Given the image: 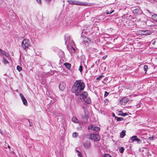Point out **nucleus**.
<instances>
[{"instance_id": "obj_32", "label": "nucleus", "mask_w": 157, "mask_h": 157, "mask_svg": "<svg viewBox=\"0 0 157 157\" xmlns=\"http://www.w3.org/2000/svg\"><path fill=\"white\" fill-rule=\"evenodd\" d=\"M104 76L102 75H100L97 78V79L98 80H100L101 78L103 77Z\"/></svg>"}, {"instance_id": "obj_14", "label": "nucleus", "mask_w": 157, "mask_h": 157, "mask_svg": "<svg viewBox=\"0 0 157 157\" xmlns=\"http://www.w3.org/2000/svg\"><path fill=\"white\" fill-rule=\"evenodd\" d=\"M85 102L87 104H90L91 102V99L89 97H87L83 99Z\"/></svg>"}, {"instance_id": "obj_42", "label": "nucleus", "mask_w": 157, "mask_h": 157, "mask_svg": "<svg viewBox=\"0 0 157 157\" xmlns=\"http://www.w3.org/2000/svg\"><path fill=\"white\" fill-rule=\"evenodd\" d=\"M156 41H155L153 42H152V44H153V45H154L155 44V43Z\"/></svg>"}, {"instance_id": "obj_39", "label": "nucleus", "mask_w": 157, "mask_h": 157, "mask_svg": "<svg viewBox=\"0 0 157 157\" xmlns=\"http://www.w3.org/2000/svg\"><path fill=\"white\" fill-rule=\"evenodd\" d=\"M104 102L105 104H107L108 102V100L107 99H106L104 100Z\"/></svg>"}, {"instance_id": "obj_28", "label": "nucleus", "mask_w": 157, "mask_h": 157, "mask_svg": "<svg viewBox=\"0 0 157 157\" xmlns=\"http://www.w3.org/2000/svg\"><path fill=\"white\" fill-rule=\"evenodd\" d=\"M17 69L19 71H20L22 70V68L18 65L17 66Z\"/></svg>"}, {"instance_id": "obj_21", "label": "nucleus", "mask_w": 157, "mask_h": 157, "mask_svg": "<svg viewBox=\"0 0 157 157\" xmlns=\"http://www.w3.org/2000/svg\"><path fill=\"white\" fill-rule=\"evenodd\" d=\"M152 18L154 20L157 21V15L155 14L152 15Z\"/></svg>"}, {"instance_id": "obj_40", "label": "nucleus", "mask_w": 157, "mask_h": 157, "mask_svg": "<svg viewBox=\"0 0 157 157\" xmlns=\"http://www.w3.org/2000/svg\"><path fill=\"white\" fill-rule=\"evenodd\" d=\"M107 57V55H105V56H103L102 57L103 59V60L105 59L106 58V57Z\"/></svg>"}, {"instance_id": "obj_18", "label": "nucleus", "mask_w": 157, "mask_h": 157, "mask_svg": "<svg viewBox=\"0 0 157 157\" xmlns=\"http://www.w3.org/2000/svg\"><path fill=\"white\" fill-rule=\"evenodd\" d=\"M72 121L75 123H78V121L77 118L75 117H73L72 119Z\"/></svg>"}, {"instance_id": "obj_9", "label": "nucleus", "mask_w": 157, "mask_h": 157, "mask_svg": "<svg viewBox=\"0 0 157 157\" xmlns=\"http://www.w3.org/2000/svg\"><path fill=\"white\" fill-rule=\"evenodd\" d=\"M66 84L64 82H61L59 85V90L61 91L63 90L66 88Z\"/></svg>"}, {"instance_id": "obj_8", "label": "nucleus", "mask_w": 157, "mask_h": 157, "mask_svg": "<svg viewBox=\"0 0 157 157\" xmlns=\"http://www.w3.org/2000/svg\"><path fill=\"white\" fill-rule=\"evenodd\" d=\"M69 3L73 4H76L78 5H85L86 4L85 3H83L82 2H80L78 1H69Z\"/></svg>"}, {"instance_id": "obj_37", "label": "nucleus", "mask_w": 157, "mask_h": 157, "mask_svg": "<svg viewBox=\"0 0 157 157\" xmlns=\"http://www.w3.org/2000/svg\"><path fill=\"white\" fill-rule=\"evenodd\" d=\"M120 115L123 116H125L127 115V114L125 113H122L120 114Z\"/></svg>"}, {"instance_id": "obj_46", "label": "nucleus", "mask_w": 157, "mask_h": 157, "mask_svg": "<svg viewBox=\"0 0 157 157\" xmlns=\"http://www.w3.org/2000/svg\"><path fill=\"white\" fill-rule=\"evenodd\" d=\"M27 120L29 122V120L28 119V120Z\"/></svg>"}, {"instance_id": "obj_47", "label": "nucleus", "mask_w": 157, "mask_h": 157, "mask_svg": "<svg viewBox=\"0 0 157 157\" xmlns=\"http://www.w3.org/2000/svg\"><path fill=\"white\" fill-rule=\"evenodd\" d=\"M8 147L9 148L10 147V146H8Z\"/></svg>"}, {"instance_id": "obj_13", "label": "nucleus", "mask_w": 157, "mask_h": 157, "mask_svg": "<svg viewBox=\"0 0 157 157\" xmlns=\"http://www.w3.org/2000/svg\"><path fill=\"white\" fill-rule=\"evenodd\" d=\"M88 94V93L87 92L84 91L82 93L81 96L82 97V98L84 99L85 98L87 97Z\"/></svg>"}, {"instance_id": "obj_1", "label": "nucleus", "mask_w": 157, "mask_h": 157, "mask_svg": "<svg viewBox=\"0 0 157 157\" xmlns=\"http://www.w3.org/2000/svg\"><path fill=\"white\" fill-rule=\"evenodd\" d=\"M85 87V84L83 81L82 80H78L74 83L72 88V91L73 92L75 93L76 96H78Z\"/></svg>"}, {"instance_id": "obj_25", "label": "nucleus", "mask_w": 157, "mask_h": 157, "mask_svg": "<svg viewBox=\"0 0 157 157\" xmlns=\"http://www.w3.org/2000/svg\"><path fill=\"white\" fill-rule=\"evenodd\" d=\"M78 133H77L76 132H75L73 133V135H72V136L73 137L75 138V137H76L78 136Z\"/></svg>"}, {"instance_id": "obj_20", "label": "nucleus", "mask_w": 157, "mask_h": 157, "mask_svg": "<svg viewBox=\"0 0 157 157\" xmlns=\"http://www.w3.org/2000/svg\"><path fill=\"white\" fill-rule=\"evenodd\" d=\"M137 138V137L136 136H132L130 138V140H132V142H134L136 140V138Z\"/></svg>"}, {"instance_id": "obj_5", "label": "nucleus", "mask_w": 157, "mask_h": 157, "mask_svg": "<svg viewBox=\"0 0 157 157\" xmlns=\"http://www.w3.org/2000/svg\"><path fill=\"white\" fill-rule=\"evenodd\" d=\"M65 44L67 45H70L73 46L74 45V42L71 39L70 37H67L65 38Z\"/></svg>"}, {"instance_id": "obj_29", "label": "nucleus", "mask_w": 157, "mask_h": 157, "mask_svg": "<svg viewBox=\"0 0 157 157\" xmlns=\"http://www.w3.org/2000/svg\"><path fill=\"white\" fill-rule=\"evenodd\" d=\"M103 157H112L111 156L108 154H105L104 155Z\"/></svg>"}, {"instance_id": "obj_38", "label": "nucleus", "mask_w": 157, "mask_h": 157, "mask_svg": "<svg viewBox=\"0 0 157 157\" xmlns=\"http://www.w3.org/2000/svg\"><path fill=\"white\" fill-rule=\"evenodd\" d=\"M78 152V156L79 157H81L82 155L80 152L79 151H77Z\"/></svg>"}, {"instance_id": "obj_26", "label": "nucleus", "mask_w": 157, "mask_h": 157, "mask_svg": "<svg viewBox=\"0 0 157 157\" xmlns=\"http://www.w3.org/2000/svg\"><path fill=\"white\" fill-rule=\"evenodd\" d=\"M144 71L146 73L148 69V66L147 65H145L144 66Z\"/></svg>"}, {"instance_id": "obj_7", "label": "nucleus", "mask_w": 157, "mask_h": 157, "mask_svg": "<svg viewBox=\"0 0 157 157\" xmlns=\"http://www.w3.org/2000/svg\"><path fill=\"white\" fill-rule=\"evenodd\" d=\"M3 55H5L7 57L9 60H11V58L9 56L8 54L0 49V56Z\"/></svg>"}, {"instance_id": "obj_43", "label": "nucleus", "mask_w": 157, "mask_h": 157, "mask_svg": "<svg viewBox=\"0 0 157 157\" xmlns=\"http://www.w3.org/2000/svg\"><path fill=\"white\" fill-rule=\"evenodd\" d=\"M32 124H32V123H31V124L30 123V124H29V126H32Z\"/></svg>"}, {"instance_id": "obj_33", "label": "nucleus", "mask_w": 157, "mask_h": 157, "mask_svg": "<svg viewBox=\"0 0 157 157\" xmlns=\"http://www.w3.org/2000/svg\"><path fill=\"white\" fill-rule=\"evenodd\" d=\"M71 52L72 53H74L75 52V49L73 47H71Z\"/></svg>"}, {"instance_id": "obj_44", "label": "nucleus", "mask_w": 157, "mask_h": 157, "mask_svg": "<svg viewBox=\"0 0 157 157\" xmlns=\"http://www.w3.org/2000/svg\"><path fill=\"white\" fill-rule=\"evenodd\" d=\"M113 117H116V116H115V114H113Z\"/></svg>"}, {"instance_id": "obj_17", "label": "nucleus", "mask_w": 157, "mask_h": 157, "mask_svg": "<svg viewBox=\"0 0 157 157\" xmlns=\"http://www.w3.org/2000/svg\"><path fill=\"white\" fill-rule=\"evenodd\" d=\"M125 135V131L123 130L120 133V136L121 137L123 138Z\"/></svg>"}, {"instance_id": "obj_36", "label": "nucleus", "mask_w": 157, "mask_h": 157, "mask_svg": "<svg viewBox=\"0 0 157 157\" xmlns=\"http://www.w3.org/2000/svg\"><path fill=\"white\" fill-rule=\"evenodd\" d=\"M148 139L150 140H153L154 139V137L153 136L150 137L148 138Z\"/></svg>"}, {"instance_id": "obj_34", "label": "nucleus", "mask_w": 157, "mask_h": 157, "mask_svg": "<svg viewBox=\"0 0 157 157\" xmlns=\"http://www.w3.org/2000/svg\"><path fill=\"white\" fill-rule=\"evenodd\" d=\"M79 70L80 72H81L82 70V67L81 66H80L79 67Z\"/></svg>"}, {"instance_id": "obj_31", "label": "nucleus", "mask_w": 157, "mask_h": 157, "mask_svg": "<svg viewBox=\"0 0 157 157\" xmlns=\"http://www.w3.org/2000/svg\"><path fill=\"white\" fill-rule=\"evenodd\" d=\"M114 10H113L111 12H109V11L108 10H107V12H106V14H110V13H113V12H114Z\"/></svg>"}, {"instance_id": "obj_27", "label": "nucleus", "mask_w": 157, "mask_h": 157, "mask_svg": "<svg viewBox=\"0 0 157 157\" xmlns=\"http://www.w3.org/2000/svg\"><path fill=\"white\" fill-rule=\"evenodd\" d=\"M93 125H90L88 127V128L89 130H93Z\"/></svg>"}, {"instance_id": "obj_23", "label": "nucleus", "mask_w": 157, "mask_h": 157, "mask_svg": "<svg viewBox=\"0 0 157 157\" xmlns=\"http://www.w3.org/2000/svg\"><path fill=\"white\" fill-rule=\"evenodd\" d=\"M115 118L117 121H121L124 120V118L123 117H115Z\"/></svg>"}, {"instance_id": "obj_16", "label": "nucleus", "mask_w": 157, "mask_h": 157, "mask_svg": "<svg viewBox=\"0 0 157 157\" xmlns=\"http://www.w3.org/2000/svg\"><path fill=\"white\" fill-rule=\"evenodd\" d=\"M64 64L65 65L66 67L68 69H69L70 68L71 65L70 63H64Z\"/></svg>"}, {"instance_id": "obj_12", "label": "nucleus", "mask_w": 157, "mask_h": 157, "mask_svg": "<svg viewBox=\"0 0 157 157\" xmlns=\"http://www.w3.org/2000/svg\"><path fill=\"white\" fill-rule=\"evenodd\" d=\"M84 147L86 148H89L91 146V143L89 141H86L84 144Z\"/></svg>"}, {"instance_id": "obj_10", "label": "nucleus", "mask_w": 157, "mask_h": 157, "mask_svg": "<svg viewBox=\"0 0 157 157\" xmlns=\"http://www.w3.org/2000/svg\"><path fill=\"white\" fill-rule=\"evenodd\" d=\"M20 96L21 98V99L22 100L23 104L25 105H27L28 104V103L26 99L25 98L23 95L21 94H20Z\"/></svg>"}, {"instance_id": "obj_22", "label": "nucleus", "mask_w": 157, "mask_h": 157, "mask_svg": "<svg viewBox=\"0 0 157 157\" xmlns=\"http://www.w3.org/2000/svg\"><path fill=\"white\" fill-rule=\"evenodd\" d=\"M124 150L125 149L123 147H121L119 149V151L121 153H123Z\"/></svg>"}, {"instance_id": "obj_4", "label": "nucleus", "mask_w": 157, "mask_h": 157, "mask_svg": "<svg viewBox=\"0 0 157 157\" xmlns=\"http://www.w3.org/2000/svg\"><path fill=\"white\" fill-rule=\"evenodd\" d=\"M89 138L90 139L96 141H99L100 140V136L98 134H90Z\"/></svg>"}, {"instance_id": "obj_45", "label": "nucleus", "mask_w": 157, "mask_h": 157, "mask_svg": "<svg viewBox=\"0 0 157 157\" xmlns=\"http://www.w3.org/2000/svg\"><path fill=\"white\" fill-rule=\"evenodd\" d=\"M85 118L86 119V121H87V117L86 116L85 117Z\"/></svg>"}, {"instance_id": "obj_19", "label": "nucleus", "mask_w": 157, "mask_h": 157, "mask_svg": "<svg viewBox=\"0 0 157 157\" xmlns=\"http://www.w3.org/2000/svg\"><path fill=\"white\" fill-rule=\"evenodd\" d=\"M100 129V128L98 127L94 126L93 125L92 130L94 131H97Z\"/></svg>"}, {"instance_id": "obj_30", "label": "nucleus", "mask_w": 157, "mask_h": 157, "mask_svg": "<svg viewBox=\"0 0 157 157\" xmlns=\"http://www.w3.org/2000/svg\"><path fill=\"white\" fill-rule=\"evenodd\" d=\"M136 141H137L138 143V144H140L141 143V141L140 139H138L137 138H136Z\"/></svg>"}, {"instance_id": "obj_15", "label": "nucleus", "mask_w": 157, "mask_h": 157, "mask_svg": "<svg viewBox=\"0 0 157 157\" xmlns=\"http://www.w3.org/2000/svg\"><path fill=\"white\" fill-rule=\"evenodd\" d=\"M2 62L5 65H6V64H9V63L8 61L4 57H3V58Z\"/></svg>"}, {"instance_id": "obj_2", "label": "nucleus", "mask_w": 157, "mask_h": 157, "mask_svg": "<svg viewBox=\"0 0 157 157\" xmlns=\"http://www.w3.org/2000/svg\"><path fill=\"white\" fill-rule=\"evenodd\" d=\"M29 41L28 39H24L21 43V46L23 49H25L30 46Z\"/></svg>"}, {"instance_id": "obj_11", "label": "nucleus", "mask_w": 157, "mask_h": 157, "mask_svg": "<svg viewBox=\"0 0 157 157\" xmlns=\"http://www.w3.org/2000/svg\"><path fill=\"white\" fill-rule=\"evenodd\" d=\"M129 101L128 99L125 98H122L120 101V103L122 105H125Z\"/></svg>"}, {"instance_id": "obj_6", "label": "nucleus", "mask_w": 157, "mask_h": 157, "mask_svg": "<svg viewBox=\"0 0 157 157\" xmlns=\"http://www.w3.org/2000/svg\"><path fill=\"white\" fill-rule=\"evenodd\" d=\"M81 39L82 40V44L85 45L88 44L90 42V40L87 37L82 36Z\"/></svg>"}, {"instance_id": "obj_41", "label": "nucleus", "mask_w": 157, "mask_h": 157, "mask_svg": "<svg viewBox=\"0 0 157 157\" xmlns=\"http://www.w3.org/2000/svg\"><path fill=\"white\" fill-rule=\"evenodd\" d=\"M37 1V2L40 4H41V2L40 1V0H36Z\"/></svg>"}, {"instance_id": "obj_3", "label": "nucleus", "mask_w": 157, "mask_h": 157, "mask_svg": "<svg viewBox=\"0 0 157 157\" xmlns=\"http://www.w3.org/2000/svg\"><path fill=\"white\" fill-rule=\"evenodd\" d=\"M138 33L141 35H147L151 34V31L150 30H139L138 31Z\"/></svg>"}, {"instance_id": "obj_24", "label": "nucleus", "mask_w": 157, "mask_h": 157, "mask_svg": "<svg viewBox=\"0 0 157 157\" xmlns=\"http://www.w3.org/2000/svg\"><path fill=\"white\" fill-rule=\"evenodd\" d=\"M133 12L134 13L137 14L139 12V10L138 8H136L134 10Z\"/></svg>"}, {"instance_id": "obj_35", "label": "nucleus", "mask_w": 157, "mask_h": 157, "mask_svg": "<svg viewBox=\"0 0 157 157\" xmlns=\"http://www.w3.org/2000/svg\"><path fill=\"white\" fill-rule=\"evenodd\" d=\"M109 94V93L107 91H105V94H104V97H106Z\"/></svg>"}]
</instances>
